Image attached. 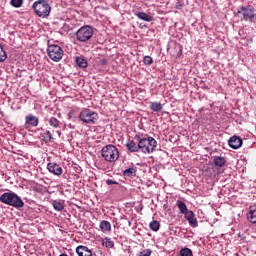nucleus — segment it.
<instances>
[{
    "mask_svg": "<svg viewBox=\"0 0 256 256\" xmlns=\"http://www.w3.org/2000/svg\"><path fill=\"white\" fill-rule=\"evenodd\" d=\"M213 163H214L215 167H224L225 163H227V161L225 160L224 157L216 156V157H214Z\"/></svg>",
    "mask_w": 256,
    "mask_h": 256,
    "instance_id": "a211bd4d",
    "label": "nucleus"
},
{
    "mask_svg": "<svg viewBox=\"0 0 256 256\" xmlns=\"http://www.w3.org/2000/svg\"><path fill=\"white\" fill-rule=\"evenodd\" d=\"M32 9H34V13L37 17L41 19H47L49 15H51V6L45 0H37L33 3Z\"/></svg>",
    "mask_w": 256,
    "mask_h": 256,
    "instance_id": "7ed1b4c3",
    "label": "nucleus"
},
{
    "mask_svg": "<svg viewBox=\"0 0 256 256\" xmlns=\"http://www.w3.org/2000/svg\"><path fill=\"white\" fill-rule=\"evenodd\" d=\"M124 177H135L137 170L135 168H128L123 172Z\"/></svg>",
    "mask_w": 256,
    "mask_h": 256,
    "instance_id": "a878e982",
    "label": "nucleus"
},
{
    "mask_svg": "<svg viewBox=\"0 0 256 256\" xmlns=\"http://www.w3.org/2000/svg\"><path fill=\"white\" fill-rule=\"evenodd\" d=\"M48 123L50 125V127H52L53 129H56V133L58 135V137H61V121H59V119L55 118V117H50L48 119Z\"/></svg>",
    "mask_w": 256,
    "mask_h": 256,
    "instance_id": "9b49d317",
    "label": "nucleus"
},
{
    "mask_svg": "<svg viewBox=\"0 0 256 256\" xmlns=\"http://www.w3.org/2000/svg\"><path fill=\"white\" fill-rule=\"evenodd\" d=\"M237 15H242L244 21H250V23H255V8L251 5L241 6L237 11Z\"/></svg>",
    "mask_w": 256,
    "mask_h": 256,
    "instance_id": "0eeeda50",
    "label": "nucleus"
},
{
    "mask_svg": "<svg viewBox=\"0 0 256 256\" xmlns=\"http://www.w3.org/2000/svg\"><path fill=\"white\" fill-rule=\"evenodd\" d=\"M43 141H45L46 143H53V141H55V138H53V134L51 133V131H45L43 135Z\"/></svg>",
    "mask_w": 256,
    "mask_h": 256,
    "instance_id": "5701e85b",
    "label": "nucleus"
},
{
    "mask_svg": "<svg viewBox=\"0 0 256 256\" xmlns=\"http://www.w3.org/2000/svg\"><path fill=\"white\" fill-rule=\"evenodd\" d=\"M152 251L149 249H145L139 253L138 256H151Z\"/></svg>",
    "mask_w": 256,
    "mask_h": 256,
    "instance_id": "2f4dec72",
    "label": "nucleus"
},
{
    "mask_svg": "<svg viewBox=\"0 0 256 256\" xmlns=\"http://www.w3.org/2000/svg\"><path fill=\"white\" fill-rule=\"evenodd\" d=\"M106 183H107V185H117V184H118L117 181L111 180V179H108V180L106 181Z\"/></svg>",
    "mask_w": 256,
    "mask_h": 256,
    "instance_id": "473e14b6",
    "label": "nucleus"
},
{
    "mask_svg": "<svg viewBox=\"0 0 256 256\" xmlns=\"http://www.w3.org/2000/svg\"><path fill=\"white\" fill-rule=\"evenodd\" d=\"M102 245L104 247H107V249H113V247H115V242H113L111 238H104L102 241Z\"/></svg>",
    "mask_w": 256,
    "mask_h": 256,
    "instance_id": "393cba45",
    "label": "nucleus"
},
{
    "mask_svg": "<svg viewBox=\"0 0 256 256\" xmlns=\"http://www.w3.org/2000/svg\"><path fill=\"white\" fill-rule=\"evenodd\" d=\"M150 109L154 113H159V111L163 110V104H161L159 102H151L150 103Z\"/></svg>",
    "mask_w": 256,
    "mask_h": 256,
    "instance_id": "aec40b11",
    "label": "nucleus"
},
{
    "mask_svg": "<svg viewBox=\"0 0 256 256\" xmlns=\"http://www.w3.org/2000/svg\"><path fill=\"white\" fill-rule=\"evenodd\" d=\"M143 63L144 65H153V58L151 56H144Z\"/></svg>",
    "mask_w": 256,
    "mask_h": 256,
    "instance_id": "7c9ffc66",
    "label": "nucleus"
},
{
    "mask_svg": "<svg viewBox=\"0 0 256 256\" xmlns=\"http://www.w3.org/2000/svg\"><path fill=\"white\" fill-rule=\"evenodd\" d=\"M76 65L81 69L87 68V60L84 57H76Z\"/></svg>",
    "mask_w": 256,
    "mask_h": 256,
    "instance_id": "4be33fe9",
    "label": "nucleus"
},
{
    "mask_svg": "<svg viewBox=\"0 0 256 256\" xmlns=\"http://www.w3.org/2000/svg\"><path fill=\"white\" fill-rule=\"evenodd\" d=\"M101 155L104 161H108V163H114L119 159V149L114 145L108 144L104 146L101 150Z\"/></svg>",
    "mask_w": 256,
    "mask_h": 256,
    "instance_id": "20e7f679",
    "label": "nucleus"
},
{
    "mask_svg": "<svg viewBox=\"0 0 256 256\" xmlns=\"http://www.w3.org/2000/svg\"><path fill=\"white\" fill-rule=\"evenodd\" d=\"M228 145L231 147V149H240V147L243 145V139L234 135L228 140Z\"/></svg>",
    "mask_w": 256,
    "mask_h": 256,
    "instance_id": "9d476101",
    "label": "nucleus"
},
{
    "mask_svg": "<svg viewBox=\"0 0 256 256\" xmlns=\"http://www.w3.org/2000/svg\"><path fill=\"white\" fill-rule=\"evenodd\" d=\"M10 5L15 7V9H19L20 7H23V0H11Z\"/></svg>",
    "mask_w": 256,
    "mask_h": 256,
    "instance_id": "cd10ccee",
    "label": "nucleus"
},
{
    "mask_svg": "<svg viewBox=\"0 0 256 256\" xmlns=\"http://www.w3.org/2000/svg\"><path fill=\"white\" fill-rule=\"evenodd\" d=\"M177 207L180 211V213H182V215H185L189 210L187 209V205L185 204V202L178 200L177 201Z\"/></svg>",
    "mask_w": 256,
    "mask_h": 256,
    "instance_id": "b1692460",
    "label": "nucleus"
},
{
    "mask_svg": "<svg viewBox=\"0 0 256 256\" xmlns=\"http://www.w3.org/2000/svg\"><path fill=\"white\" fill-rule=\"evenodd\" d=\"M93 33V27H91L90 25L82 26L76 32V39L80 43H87V41H90L91 37H93Z\"/></svg>",
    "mask_w": 256,
    "mask_h": 256,
    "instance_id": "423d86ee",
    "label": "nucleus"
},
{
    "mask_svg": "<svg viewBox=\"0 0 256 256\" xmlns=\"http://www.w3.org/2000/svg\"><path fill=\"white\" fill-rule=\"evenodd\" d=\"M25 125H28V127H37L39 125V118L30 114L25 117Z\"/></svg>",
    "mask_w": 256,
    "mask_h": 256,
    "instance_id": "ddd939ff",
    "label": "nucleus"
},
{
    "mask_svg": "<svg viewBox=\"0 0 256 256\" xmlns=\"http://www.w3.org/2000/svg\"><path fill=\"white\" fill-rule=\"evenodd\" d=\"M180 8H181V4H178V5H177V9H180Z\"/></svg>",
    "mask_w": 256,
    "mask_h": 256,
    "instance_id": "72a5a7b5",
    "label": "nucleus"
},
{
    "mask_svg": "<svg viewBox=\"0 0 256 256\" xmlns=\"http://www.w3.org/2000/svg\"><path fill=\"white\" fill-rule=\"evenodd\" d=\"M126 147L128 151H130V153H139V151H141V146L139 141L138 143H136L133 140H128L126 143Z\"/></svg>",
    "mask_w": 256,
    "mask_h": 256,
    "instance_id": "f8f14e48",
    "label": "nucleus"
},
{
    "mask_svg": "<svg viewBox=\"0 0 256 256\" xmlns=\"http://www.w3.org/2000/svg\"><path fill=\"white\" fill-rule=\"evenodd\" d=\"M100 229L102 233H109L111 231V222L103 220L100 222Z\"/></svg>",
    "mask_w": 256,
    "mask_h": 256,
    "instance_id": "f3484780",
    "label": "nucleus"
},
{
    "mask_svg": "<svg viewBox=\"0 0 256 256\" xmlns=\"http://www.w3.org/2000/svg\"><path fill=\"white\" fill-rule=\"evenodd\" d=\"M134 139L140 143V151L142 153L150 155L157 148V140L149 136L147 138H140L139 135H135Z\"/></svg>",
    "mask_w": 256,
    "mask_h": 256,
    "instance_id": "f03ea898",
    "label": "nucleus"
},
{
    "mask_svg": "<svg viewBox=\"0 0 256 256\" xmlns=\"http://www.w3.org/2000/svg\"><path fill=\"white\" fill-rule=\"evenodd\" d=\"M47 54L48 57L56 63L63 59V49L57 44L49 45L47 48Z\"/></svg>",
    "mask_w": 256,
    "mask_h": 256,
    "instance_id": "6e6552de",
    "label": "nucleus"
},
{
    "mask_svg": "<svg viewBox=\"0 0 256 256\" xmlns=\"http://www.w3.org/2000/svg\"><path fill=\"white\" fill-rule=\"evenodd\" d=\"M247 218H248V221H250V223H256V206L250 207Z\"/></svg>",
    "mask_w": 256,
    "mask_h": 256,
    "instance_id": "dca6fc26",
    "label": "nucleus"
},
{
    "mask_svg": "<svg viewBox=\"0 0 256 256\" xmlns=\"http://www.w3.org/2000/svg\"><path fill=\"white\" fill-rule=\"evenodd\" d=\"M136 17H138V19H141V21H147L148 23L153 21V17L149 16L147 13L145 12H138L136 14Z\"/></svg>",
    "mask_w": 256,
    "mask_h": 256,
    "instance_id": "412c9836",
    "label": "nucleus"
},
{
    "mask_svg": "<svg viewBox=\"0 0 256 256\" xmlns=\"http://www.w3.org/2000/svg\"><path fill=\"white\" fill-rule=\"evenodd\" d=\"M1 203L15 207V209H21L25 207V203L15 192H5L0 196Z\"/></svg>",
    "mask_w": 256,
    "mask_h": 256,
    "instance_id": "f257e3e1",
    "label": "nucleus"
},
{
    "mask_svg": "<svg viewBox=\"0 0 256 256\" xmlns=\"http://www.w3.org/2000/svg\"><path fill=\"white\" fill-rule=\"evenodd\" d=\"M149 227H150L151 231H159L161 224L159 223V221L154 220V221L150 222Z\"/></svg>",
    "mask_w": 256,
    "mask_h": 256,
    "instance_id": "bb28decb",
    "label": "nucleus"
},
{
    "mask_svg": "<svg viewBox=\"0 0 256 256\" xmlns=\"http://www.w3.org/2000/svg\"><path fill=\"white\" fill-rule=\"evenodd\" d=\"M7 59V52L3 49V46L0 44V63H3Z\"/></svg>",
    "mask_w": 256,
    "mask_h": 256,
    "instance_id": "c85d7f7f",
    "label": "nucleus"
},
{
    "mask_svg": "<svg viewBox=\"0 0 256 256\" xmlns=\"http://www.w3.org/2000/svg\"><path fill=\"white\" fill-rule=\"evenodd\" d=\"M47 169H48L49 173H52L53 175H56L57 177H61V175H63V168H61L60 165L55 162H49L47 164Z\"/></svg>",
    "mask_w": 256,
    "mask_h": 256,
    "instance_id": "1a4fd4ad",
    "label": "nucleus"
},
{
    "mask_svg": "<svg viewBox=\"0 0 256 256\" xmlns=\"http://www.w3.org/2000/svg\"><path fill=\"white\" fill-rule=\"evenodd\" d=\"M59 256H68L67 254H60Z\"/></svg>",
    "mask_w": 256,
    "mask_h": 256,
    "instance_id": "f704fd0d",
    "label": "nucleus"
},
{
    "mask_svg": "<svg viewBox=\"0 0 256 256\" xmlns=\"http://www.w3.org/2000/svg\"><path fill=\"white\" fill-rule=\"evenodd\" d=\"M79 120L82 123H86L87 125H95L99 120V114L91 109H83L78 116Z\"/></svg>",
    "mask_w": 256,
    "mask_h": 256,
    "instance_id": "39448f33",
    "label": "nucleus"
},
{
    "mask_svg": "<svg viewBox=\"0 0 256 256\" xmlns=\"http://www.w3.org/2000/svg\"><path fill=\"white\" fill-rule=\"evenodd\" d=\"M76 253L78 256H93V252L87 246H77Z\"/></svg>",
    "mask_w": 256,
    "mask_h": 256,
    "instance_id": "4468645a",
    "label": "nucleus"
},
{
    "mask_svg": "<svg viewBox=\"0 0 256 256\" xmlns=\"http://www.w3.org/2000/svg\"><path fill=\"white\" fill-rule=\"evenodd\" d=\"M185 215V219L188 220V223L191 227H197L198 223H197V218H195V214L193 213V211H188Z\"/></svg>",
    "mask_w": 256,
    "mask_h": 256,
    "instance_id": "2eb2a0df",
    "label": "nucleus"
},
{
    "mask_svg": "<svg viewBox=\"0 0 256 256\" xmlns=\"http://www.w3.org/2000/svg\"><path fill=\"white\" fill-rule=\"evenodd\" d=\"M52 207L55 211H63V209H65V204L61 200H54L52 201Z\"/></svg>",
    "mask_w": 256,
    "mask_h": 256,
    "instance_id": "6ab92c4d",
    "label": "nucleus"
},
{
    "mask_svg": "<svg viewBox=\"0 0 256 256\" xmlns=\"http://www.w3.org/2000/svg\"><path fill=\"white\" fill-rule=\"evenodd\" d=\"M180 256H193V251L189 248H183L180 250Z\"/></svg>",
    "mask_w": 256,
    "mask_h": 256,
    "instance_id": "c756f323",
    "label": "nucleus"
}]
</instances>
